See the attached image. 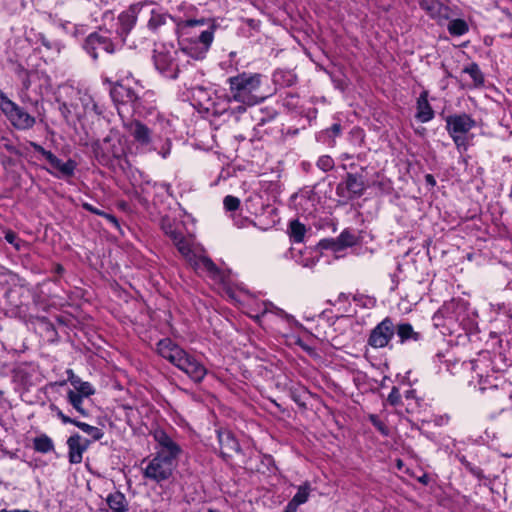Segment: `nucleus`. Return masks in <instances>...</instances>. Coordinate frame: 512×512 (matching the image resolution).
Wrapping results in <instances>:
<instances>
[{
	"instance_id": "obj_1",
	"label": "nucleus",
	"mask_w": 512,
	"mask_h": 512,
	"mask_svg": "<svg viewBox=\"0 0 512 512\" xmlns=\"http://www.w3.org/2000/svg\"><path fill=\"white\" fill-rule=\"evenodd\" d=\"M487 350L482 351L476 359L471 360L468 365L470 369L476 373L478 378V390L485 393L486 383L490 388L499 387L501 382L502 390H504L506 381L499 376L502 367L497 362L506 365L507 362L512 364V336L506 333L490 332L489 338L486 340Z\"/></svg>"
},
{
	"instance_id": "obj_2",
	"label": "nucleus",
	"mask_w": 512,
	"mask_h": 512,
	"mask_svg": "<svg viewBox=\"0 0 512 512\" xmlns=\"http://www.w3.org/2000/svg\"><path fill=\"white\" fill-rule=\"evenodd\" d=\"M148 124L151 127L134 119L124 123V127L140 148L156 152L163 159L168 158L172 148L171 136L175 132L172 121L157 113L155 120L148 119Z\"/></svg>"
},
{
	"instance_id": "obj_3",
	"label": "nucleus",
	"mask_w": 512,
	"mask_h": 512,
	"mask_svg": "<svg viewBox=\"0 0 512 512\" xmlns=\"http://www.w3.org/2000/svg\"><path fill=\"white\" fill-rule=\"evenodd\" d=\"M247 304L246 314L254 319L264 329L270 330L282 336L301 324L284 310L276 307L271 302L250 300Z\"/></svg>"
},
{
	"instance_id": "obj_4",
	"label": "nucleus",
	"mask_w": 512,
	"mask_h": 512,
	"mask_svg": "<svg viewBox=\"0 0 512 512\" xmlns=\"http://www.w3.org/2000/svg\"><path fill=\"white\" fill-rule=\"evenodd\" d=\"M439 313L443 317L442 325L451 335L469 337L478 331L477 312L462 299L445 303Z\"/></svg>"
},
{
	"instance_id": "obj_5",
	"label": "nucleus",
	"mask_w": 512,
	"mask_h": 512,
	"mask_svg": "<svg viewBox=\"0 0 512 512\" xmlns=\"http://www.w3.org/2000/svg\"><path fill=\"white\" fill-rule=\"evenodd\" d=\"M158 354L184 372L194 383H201L207 375V368L194 355L189 354L170 338L157 343Z\"/></svg>"
},
{
	"instance_id": "obj_6",
	"label": "nucleus",
	"mask_w": 512,
	"mask_h": 512,
	"mask_svg": "<svg viewBox=\"0 0 512 512\" xmlns=\"http://www.w3.org/2000/svg\"><path fill=\"white\" fill-rule=\"evenodd\" d=\"M264 76L260 73L242 72L227 79L232 100L254 106L264 101L267 94L262 91Z\"/></svg>"
},
{
	"instance_id": "obj_7",
	"label": "nucleus",
	"mask_w": 512,
	"mask_h": 512,
	"mask_svg": "<svg viewBox=\"0 0 512 512\" xmlns=\"http://www.w3.org/2000/svg\"><path fill=\"white\" fill-rule=\"evenodd\" d=\"M172 242L196 273L209 277L216 282L223 281L224 276L221 270L208 256L201 253V248L195 244L192 236H185L182 232Z\"/></svg>"
},
{
	"instance_id": "obj_8",
	"label": "nucleus",
	"mask_w": 512,
	"mask_h": 512,
	"mask_svg": "<svg viewBox=\"0 0 512 512\" xmlns=\"http://www.w3.org/2000/svg\"><path fill=\"white\" fill-rule=\"evenodd\" d=\"M93 153L97 161L109 168L120 167L124 169L126 161L125 143L118 133L110 132L103 139L96 141Z\"/></svg>"
},
{
	"instance_id": "obj_9",
	"label": "nucleus",
	"mask_w": 512,
	"mask_h": 512,
	"mask_svg": "<svg viewBox=\"0 0 512 512\" xmlns=\"http://www.w3.org/2000/svg\"><path fill=\"white\" fill-rule=\"evenodd\" d=\"M153 62L158 73L169 80L177 79L189 64V60L185 59V53L172 45H162L155 49Z\"/></svg>"
},
{
	"instance_id": "obj_10",
	"label": "nucleus",
	"mask_w": 512,
	"mask_h": 512,
	"mask_svg": "<svg viewBox=\"0 0 512 512\" xmlns=\"http://www.w3.org/2000/svg\"><path fill=\"white\" fill-rule=\"evenodd\" d=\"M123 46L122 40L118 39L113 33V28H107L106 26L99 27L96 31L88 34L81 44L84 52L94 62L99 59V51L114 54L121 50Z\"/></svg>"
},
{
	"instance_id": "obj_11",
	"label": "nucleus",
	"mask_w": 512,
	"mask_h": 512,
	"mask_svg": "<svg viewBox=\"0 0 512 512\" xmlns=\"http://www.w3.org/2000/svg\"><path fill=\"white\" fill-rule=\"evenodd\" d=\"M446 130L459 151L468 148L466 134L476 127V121L469 114L460 113L449 115L445 119Z\"/></svg>"
},
{
	"instance_id": "obj_12",
	"label": "nucleus",
	"mask_w": 512,
	"mask_h": 512,
	"mask_svg": "<svg viewBox=\"0 0 512 512\" xmlns=\"http://www.w3.org/2000/svg\"><path fill=\"white\" fill-rule=\"evenodd\" d=\"M176 467V463L165 457L153 455L151 459H143L141 462V470L143 477L151 482L161 484L169 480Z\"/></svg>"
},
{
	"instance_id": "obj_13",
	"label": "nucleus",
	"mask_w": 512,
	"mask_h": 512,
	"mask_svg": "<svg viewBox=\"0 0 512 512\" xmlns=\"http://www.w3.org/2000/svg\"><path fill=\"white\" fill-rule=\"evenodd\" d=\"M233 103H237L232 100V96L221 98L208 95L205 101H200V105L209 113L215 116H221L227 114L229 117H233L235 120H239L240 115H243L247 111V104L238 103L233 106Z\"/></svg>"
},
{
	"instance_id": "obj_14",
	"label": "nucleus",
	"mask_w": 512,
	"mask_h": 512,
	"mask_svg": "<svg viewBox=\"0 0 512 512\" xmlns=\"http://www.w3.org/2000/svg\"><path fill=\"white\" fill-rule=\"evenodd\" d=\"M29 145L34 149L35 152L43 156L49 163L53 169H47L50 174L54 175L56 178H70L74 176L75 170L77 168V163L75 160L69 158L67 161L63 162L55 154L46 150L40 144L30 141Z\"/></svg>"
},
{
	"instance_id": "obj_15",
	"label": "nucleus",
	"mask_w": 512,
	"mask_h": 512,
	"mask_svg": "<svg viewBox=\"0 0 512 512\" xmlns=\"http://www.w3.org/2000/svg\"><path fill=\"white\" fill-rule=\"evenodd\" d=\"M146 7L147 4L144 2L133 3L118 15L113 33L118 39L122 40L123 45H125L127 36L135 27L138 15Z\"/></svg>"
},
{
	"instance_id": "obj_16",
	"label": "nucleus",
	"mask_w": 512,
	"mask_h": 512,
	"mask_svg": "<svg viewBox=\"0 0 512 512\" xmlns=\"http://www.w3.org/2000/svg\"><path fill=\"white\" fill-rule=\"evenodd\" d=\"M152 436L156 442V452L154 454L177 463V459L182 453L181 446L161 428L155 429Z\"/></svg>"
},
{
	"instance_id": "obj_17",
	"label": "nucleus",
	"mask_w": 512,
	"mask_h": 512,
	"mask_svg": "<svg viewBox=\"0 0 512 512\" xmlns=\"http://www.w3.org/2000/svg\"><path fill=\"white\" fill-rule=\"evenodd\" d=\"M179 27L182 29L184 34H190L189 38H185V40H192L197 44H202V34L209 33L214 39V32L216 30V24L214 20L210 19H186L179 23Z\"/></svg>"
},
{
	"instance_id": "obj_18",
	"label": "nucleus",
	"mask_w": 512,
	"mask_h": 512,
	"mask_svg": "<svg viewBox=\"0 0 512 512\" xmlns=\"http://www.w3.org/2000/svg\"><path fill=\"white\" fill-rule=\"evenodd\" d=\"M395 328L393 319L385 317L371 330L368 345L375 349L387 347L395 335Z\"/></svg>"
},
{
	"instance_id": "obj_19",
	"label": "nucleus",
	"mask_w": 512,
	"mask_h": 512,
	"mask_svg": "<svg viewBox=\"0 0 512 512\" xmlns=\"http://www.w3.org/2000/svg\"><path fill=\"white\" fill-rule=\"evenodd\" d=\"M63 92L66 96L76 98L80 102L82 116L91 113L95 115L103 114V106L99 105L90 94L68 85L63 86Z\"/></svg>"
},
{
	"instance_id": "obj_20",
	"label": "nucleus",
	"mask_w": 512,
	"mask_h": 512,
	"mask_svg": "<svg viewBox=\"0 0 512 512\" xmlns=\"http://www.w3.org/2000/svg\"><path fill=\"white\" fill-rule=\"evenodd\" d=\"M131 109L139 117L155 120L156 114L159 113L155 106V93L151 90L138 93Z\"/></svg>"
},
{
	"instance_id": "obj_21",
	"label": "nucleus",
	"mask_w": 512,
	"mask_h": 512,
	"mask_svg": "<svg viewBox=\"0 0 512 512\" xmlns=\"http://www.w3.org/2000/svg\"><path fill=\"white\" fill-rule=\"evenodd\" d=\"M3 113L11 124L19 130H28L35 125V117L30 115L24 108L12 102Z\"/></svg>"
},
{
	"instance_id": "obj_22",
	"label": "nucleus",
	"mask_w": 512,
	"mask_h": 512,
	"mask_svg": "<svg viewBox=\"0 0 512 512\" xmlns=\"http://www.w3.org/2000/svg\"><path fill=\"white\" fill-rule=\"evenodd\" d=\"M201 38L202 44H197L192 40H183L182 47L178 50L185 53L186 60H188V58L194 60H202L206 57L212 45V37L209 33H204L202 34Z\"/></svg>"
},
{
	"instance_id": "obj_23",
	"label": "nucleus",
	"mask_w": 512,
	"mask_h": 512,
	"mask_svg": "<svg viewBox=\"0 0 512 512\" xmlns=\"http://www.w3.org/2000/svg\"><path fill=\"white\" fill-rule=\"evenodd\" d=\"M135 90L122 84H115L110 90V96L117 106L119 115L122 117L126 106H132L137 99Z\"/></svg>"
},
{
	"instance_id": "obj_24",
	"label": "nucleus",
	"mask_w": 512,
	"mask_h": 512,
	"mask_svg": "<svg viewBox=\"0 0 512 512\" xmlns=\"http://www.w3.org/2000/svg\"><path fill=\"white\" fill-rule=\"evenodd\" d=\"M363 190L364 183L361 177L353 173H347L346 180L337 185L336 193L340 197L352 199L362 195Z\"/></svg>"
},
{
	"instance_id": "obj_25",
	"label": "nucleus",
	"mask_w": 512,
	"mask_h": 512,
	"mask_svg": "<svg viewBox=\"0 0 512 512\" xmlns=\"http://www.w3.org/2000/svg\"><path fill=\"white\" fill-rule=\"evenodd\" d=\"M91 441L82 438L78 433L71 435L67 439L68 459L71 464H79L82 462L83 453L89 448Z\"/></svg>"
},
{
	"instance_id": "obj_26",
	"label": "nucleus",
	"mask_w": 512,
	"mask_h": 512,
	"mask_svg": "<svg viewBox=\"0 0 512 512\" xmlns=\"http://www.w3.org/2000/svg\"><path fill=\"white\" fill-rule=\"evenodd\" d=\"M56 102L59 105V111L63 118L68 121L72 116L81 117L82 112L80 109V102L76 98H70L63 92V86L56 97Z\"/></svg>"
},
{
	"instance_id": "obj_27",
	"label": "nucleus",
	"mask_w": 512,
	"mask_h": 512,
	"mask_svg": "<svg viewBox=\"0 0 512 512\" xmlns=\"http://www.w3.org/2000/svg\"><path fill=\"white\" fill-rule=\"evenodd\" d=\"M218 442L220 445V453L223 458H230L232 453L240 452L241 447L233 433L227 429L217 431Z\"/></svg>"
},
{
	"instance_id": "obj_28",
	"label": "nucleus",
	"mask_w": 512,
	"mask_h": 512,
	"mask_svg": "<svg viewBox=\"0 0 512 512\" xmlns=\"http://www.w3.org/2000/svg\"><path fill=\"white\" fill-rule=\"evenodd\" d=\"M358 241L359 236L354 231L345 229L339 234L336 240H323L320 242V245L323 248H330L334 251H338L346 247H352L356 245Z\"/></svg>"
},
{
	"instance_id": "obj_29",
	"label": "nucleus",
	"mask_w": 512,
	"mask_h": 512,
	"mask_svg": "<svg viewBox=\"0 0 512 512\" xmlns=\"http://www.w3.org/2000/svg\"><path fill=\"white\" fill-rule=\"evenodd\" d=\"M296 206L304 215L310 216L317 211L318 197L317 194L311 190H303L295 194Z\"/></svg>"
},
{
	"instance_id": "obj_30",
	"label": "nucleus",
	"mask_w": 512,
	"mask_h": 512,
	"mask_svg": "<svg viewBox=\"0 0 512 512\" xmlns=\"http://www.w3.org/2000/svg\"><path fill=\"white\" fill-rule=\"evenodd\" d=\"M105 503L106 505L100 507L97 512H128L129 510V502L120 491L109 493Z\"/></svg>"
},
{
	"instance_id": "obj_31",
	"label": "nucleus",
	"mask_w": 512,
	"mask_h": 512,
	"mask_svg": "<svg viewBox=\"0 0 512 512\" xmlns=\"http://www.w3.org/2000/svg\"><path fill=\"white\" fill-rule=\"evenodd\" d=\"M14 379L26 387L32 386L40 380L37 367L26 363L19 365L14 370Z\"/></svg>"
},
{
	"instance_id": "obj_32",
	"label": "nucleus",
	"mask_w": 512,
	"mask_h": 512,
	"mask_svg": "<svg viewBox=\"0 0 512 512\" xmlns=\"http://www.w3.org/2000/svg\"><path fill=\"white\" fill-rule=\"evenodd\" d=\"M428 98L429 92L427 90H423L416 101L415 117L421 123H427L435 116V112L430 105Z\"/></svg>"
},
{
	"instance_id": "obj_33",
	"label": "nucleus",
	"mask_w": 512,
	"mask_h": 512,
	"mask_svg": "<svg viewBox=\"0 0 512 512\" xmlns=\"http://www.w3.org/2000/svg\"><path fill=\"white\" fill-rule=\"evenodd\" d=\"M395 334L399 339V343L418 342L422 339L420 332L414 330L413 326L408 322L395 323Z\"/></svg>"
},
{
	"instance_id": "obj_34",
	"label": "nucleus",
	"mask_w": 512,
	"mask_h": 512,
	"mask_svg": "<svg viewBox=\"0 0 512 512\" xmlns=\"http://www.w3.org/2000/svg\"><path fill=\"white\" fill-rule=\"evenodd\" d=\"M149 14L147 27L153 33L159 32L161 27L165 26L169 20H173L172 16L162 8H152Z\"/></svg>"
},
{
	"instance_id": "obj_35",
	"label": "nucleus",
	"mask_w": 512,
	"mask_h": 512,
	"mask_svg": "<svg viewBox=\"0 0 512 512\" xmlns=\"http://www.w3.org/2000/svg\"><path fill=\"white\" fill-rule=\"evenodd\" d=\"M342 127L339 123H334L331 127L319 131L315 135L318 143L333 148L336 145V139L341 135Z\"/></svg>"
},
{
	"instance_id": "obj_36",
	"label": "nucleus",
	"mask_w": 512,
	"mask_h": 512,
	"mask_svg": "<svg viewBox=\"0 0 512 512\" xmlns=\"http://www.w3.org/2000/svg\"><path fill=\"white\" fill-rule=\"evenodd\" d=\"M420 7L426 10L432 18L449 19L450 17V8L438 1L422 0Z\"/></svg>"
},
{
	"instance_id": "obj_37",
	"label": "nucleus",
	"mask_w": 512,
	"mask_h": 512,
	"mask_svg": "<svg viewBox=\"0 0 512 512\" xmlns=\"http://www.w3.org/2000/svg\"><path fill=\"white\" fill-rule=\"evenodd\" d=\"M67 381L73 386V389H69V391H77L81 393L83 396H92L95 393L94 387L91 383L87 381H83L79 376H77L72 369H67Z\"/></svg>"
},
{
	"instance_id": "obj_38",
	"label": "nucleus",
	"mask_w": 512,
	"mask_h": 512,
	"mask_svg": "<svg viewBox=\"0 0 512 512\" xmlns=\"http://www.w3.org/2000/svg\"><path fill=\"white\" fill-rule=\"evenodd\" d=\"M272 81L278 88L293 86L297 81L296 74L290 69H276L272 75Z\"/></svg>"
},
{
	"instance_id": "obj_39",
	"label": "nucleus",
	"mask_w": 512,
	"mask_h": 512,
	"mask_svg": "<svg viewBox=\"0 0 512 512\" xmlns=\"http://www.w3.org/2000/svg\"><path fill=\"white\" fill-rule=\"evenodd\" d=\"M314 251L311 248H305L304 250L296 248L291 249L292 258L303 267L312 268L318 262V259L314 256Z\"/></svg>"
},
{
	"instance_id": "obj_40",
	"label": "nucleus",
	"mask_w": 512,
	"mask_h": 512,
	"mask_svg": "<svg viewBox=\"0 0 512 512\" xmlns=\"http://www.w3.org/2000/svg\"><path fill=\"white\" fill-rule=\"evenodd\" d=\"M462 72L469 75L471 78V83L468 85L469 88H480L484 86L485 77L477 63H469L463 68Z\"/></svg>"
},
{
	"instance_id": "obj_41",
	"label": "nucleus",
	"mask_w": 512,
	"mask_h": 512,
	"mask_svg": "<svg viewBox=\"0 0 512 512\" xmlns=\"http://www.w3.org/2000/svg\"><path fill=\"white\" fill-rule=\"evenodd\" d=\"M89 397L90 396H83L81 393H78L77 391H69L68 390L67 395H66V401L81 416L87 417L89 415V413L84 408L83 403H84V399L89 398Z\"/></svg>"
},
{
	"instance_id": "obj_42",
	"label": "nucleus",
	"mask_w": 512,
	"mask_h": 512,
	"mask_svg": "<svg viewBox=\"0 0 512 512\" xmlns=\"http://www.w3.org/2000/svg\"><path fill=\"white\" fill-rule=\"evenodd\" d=\"M59 27L63 30V32L76 39L84 37L87 32V26L84 24H74L70 21H63L59 24Z\"/></svg>"
},
{
	"instance_id": "obj_43",
	"label": "nucleus",
	"mask_w": 512,
	"mask_h": 512,
	"mask_svg": "<svg viewBox=\"0 0 512 512\" xmlns=\"http://www.w3.org/2000/svg\"><path fill=\"white\" fill-rule=\"evenodd\" d=\"M33 449L38 453L47 454L55 450V445L52 438L43 433L33 439Z\"/></svg>"
},
{
	"instance_id": "obj_44",
	"label": "nucleus",
	"mask_w": 512,
	"mask_h": 512,
	"mask_svg": "<svg viewBox=\"0 0 512 512\" xmlns=\"http://www.w3.org/2000/svg\"><path fill=\"white\" fill-rule=\"evenodd\" d=\"M182 225L180 223L175 222L174 220L164 217L161 220V229L168 236L171 241L177 239V237L183 232Z\"/></svg>"
},
{
	"instance_id": "obj_45",
	"label": "nucleus",
	"mask_w": 512,
	"mask_h": 512,
	"mask_svg": "<svg viewBox=\"0 0 512 512\" xmlns=\"http://www.w3.org/2000/svg\"><path fill=\"white\" fill-rule=\"evenodd\" d=\"M71 424L76 426L77 428H79L81 431H83L88 436H90L91 442L98 441V440L102 439V437L104 436V432L102 429H100L96 426L89 425L85 422L79 421L75 418H74V423H71Z\"/></svg>"
},
{
	"instance_id": "obj_46",
	"label": "nucleus",
	"mask_w": 512,
	"mask_h": 512,
	"mask_svg": "<svg viewBox=\"0 0 512 512\" xmlns=\"http://www.w3.org/2000/svg\"><path fill=\"white\" fill-rule=\"evenodd\" d=\"M81 206H82V208L84 210H86V211H88V212H90L92 214H95V215H98V216H101V217L105 218L114 227H116V228L120 227L118 219L113 214H110V213H107V212H105L103 210H100V209L94 207L92 204H90L88 202H83L81 204Z\"/></svg>"
},
{
	"instance_id": "obj_47",
	"label": "nucleus",
	"mask_w": 512,
	"mask_h": 512,
	"mask_svg": "<svg viewBox=\"0 0 512 512\" xmlns=\"http://www.w3.org/2000/svg\"><path fill=\"white\" fill-rule=\"evenodd\" d=\"M447 30L452 36H462L469 31L468 23L463 19H453L448 23Z\"/></svg>"
},
{
	"instance_id": "obj_48",
	"label": "nucleus",
	"mask_w": 512,
	"mask_h": 512,
	"mask_svg": "<svg viewBox=\"0 0 512 512\" xmlns=\"http://www.w3.org/2000/svg\"><path fill=\"white\" fill-rule=\"evenodd\" d=\"M37 42H39L46 50L59 54L64 48V44L59 40H49L43 33H38Z\"/></svg>"
},
{
	"instance_id": "obj_49",
	"label": "nucleus",
	"mask_w": 512,
	"mask_h": 512,
	"mask_svg": "<svg viewBox=\"0 0 512 512\" xmlns=\"http://www.w3.org/2000/svg\"><path fill=\"white\" fill-rule=\"evenodd\" d=\"M306 232L305 226L298 220H294L289 225L290 238L295 243H301Z\"/></svg>"
},
{
	"instance_id": "obj_50",
	"label": "nucleus",
	"mask_w": 512,
	"mask_h": 512,
	"mask_svg": "<svg viewBox=\"0 0 512 512\" xmlns=\"http://www.w3.org/2000/svg\"><path fill=\"white\" fill-rule=\"evenodd\" d=\"M310 495V485L309 483H304L303 485L298 487V490L296 494L293 496V498L290 500L297 506H300L304 503H306L309 499Z\"/></svg>"
},
{
	"instance_id": "obj_51",
	"label": "nucleus",
	"mask_w": 512,
	"mask_h": 512,
	"mask_svg": "<svg viewBox=\"0 0 512 512\" xmlns=\"http://www.w3.org/2000/svg\"><path fill=\"white\" fill-rule=\"evenodd\" d=\"M334 160L329 155H322L318 158L316 166L323 172L331 171L334 168Z\"/></svg>"
},
{
	"instance_id": "obj_52",
	"label": "nucleus",
	"mask_w": 512,
	"mask_h": 512,
	"mask_svg": "<svg viewBox=\"0 0 512 512\" xmlns=\"http://www.w3.org/2000/svg\"><path fill=\"white\" fill-rule=\"evenodd\" d=\"M368 419L372 423V425L377 429V431H379L383 436L389 435V428L382 420L379 419L377 415L369 414Z\"/></svg>"
},
{
	"instance_id": "obj_53",
	"label": "nucleus",
	"mask_w": 512,
	"mask_h": 512,
	"mask_svg": "<svg viewBox=\"0 0 512 512\" xmlns=\"http://www.w3.org/2000/svg\"><path fill=\"white\" fill-rule=\"evenodd\" d=\"M49 410L54 413L58 419H60V421L63 423V424H71V423H74V418H71L69 417L68 415L64 414L63 411L55 404L51 403L49 405Z\"/></svg>"
},
{
	"instance_id": "obj_54",
	"label": "nucleus",
	"mask_w": 512,
	"mask_h": 512,
	"mask_svg": "<svg viewBox=\"0 0 512 512\" xmlns=\"http://www.w3.org/2000/svg\"><path fill=\"white\" fill-rule=\"evenodd\" d=\"M498 383H499V387H498V389H496V388H490V387H489V384H488V383H486V386L488 387V388L486 389V391H491V392H494V391H495V392H497V393H498V396H499V397H502V398L509 397V398L512 400V388H511V384L506 382V385H509V387H508V386H505L504 390H502L501 382L499 381Z\"/></svg>"
},
{
	"instance_id": "obj_55",
	"label": "nucleus",
	"mask_w": 512,
	"mask_h": 512,
	"mask_svg": "<svg viewBox=\"0 0 512 512\" xmlns=\"http://www.w3.org/2000/svg\"><path fill=\"white\" fill-rule=\"evenodd\" d=\"M353 301L359 305V306H362V307H366V308H370V307H373L375 305V299L372 298V297H369V296H365V295H354L353 296Z\"/></svg>"
},
{
	"instance_id": "obj_56",
	"label": "nucleus",
	"mask_w": 512,
	"mask_h": 512,
	"mask_svg": "<svg viewBox=\"0 0 512 512\" xmlns=\"http://www.w3.org/2000/svg\"><path fill=\"white\" fill-rule=\"evenodd\" d=\"M224 208L227 211H236L240 206V200L232 195H227L223 200Z\"/></svg>"
},
{
	"instance_id": "obj_57",
	"label": "nucleus",
	"mask_w": 512,
	"mask_h": 512,
	"mask_svg": "<svg viewBox=\"0 0 512 512\" xmlns=\"http://www.w3.org/2000/svg\"><path fill=\"white\" fill-rule=\"evenodd\" d=\"M401 394H400V391L398 389V387L396 386H393L388 397H387V402L391 405V406H399L402 401H401Z\"/></svg>"
},
{
	"instance_id": "obj_58",
	"label": "nucleus",
	"mask_w": 512,
	"mask_h": 512,
	"mask_svg": "<svg viewBox=\"0 0 512 512\" xmlns=\"http://www.w3.org/2000/svg\"><path fill=\"white\" fill-rule=\"evenodd\" d=\"M258 114L259 115L254 116L255 120L257 121L256 127H262L266 123L270 122L271 120H273L275 118V113H272V114H269L266 116L263 110H259Z\"/></svg>"
},
{
	"instance_id": "obj_59",
	"label": "nucleus",
	"mask_w": 512,
	"mask_h": 512,
	"mask_svg": "<svg viewBox=\"0 0 512 512\" xmlns=\"http://www.w3.org/2000/svg\"><path fill=\"white\" fill-rule=\"evenodd\" d=\"M4 238L6 242L13 245L17 250H20L21 241L15 232H13L12 230L6 231Z\"/></svg>"
},
{
	"instance_id": "obj_60",
	"label": "nucleus",
	"mask_w": 512,
	"mask_h": 512,
	"mask_svg": "<svg viewBox=\"0 0 512 512\" xmlns=\"http://www.w3.org/2000/svg\"><path fill=\"white\" fill-rule=\"evenodd\" d=\"M13 101L10 100L7 95L0 89V109L2 112L6 109Z\"/></svg>"
},
{
	"instance_id": "obj_61",
	"label": "nucleus",
	"mask_w": 512,
	"mask_h": 512,
	"mask_svg": "<svg viewBox=\"0 0 512 512\" xmlns=\"http://www.w3.org/2000/svg\"><path fill=\"white\" fill-rule=\"evenodd\" d=\"M33 74L32 71H30L29 73H27L24 77H22L20 79L21 83H22V87L24 90H29L30 87H31V75Z\"/></svg>"
},
{
	"instance_id": "obj_62",
	"label": "nucleus",
	"mask_w": 512,
	"mask_h": 512,
	"mask_svg": "<svg viewBox=\"0 0 512 512\" xmlns=\"http://www.w3.org/2000/svg\"><path fill=\"white\" fill-rule=\"evenodd\" d=\"M30 70L26 69L22 64H17L15 68V74L20 80L22 77H24L27 73H29Z\"/></svg>"
},
{
	"instance_id": "obj_63",
	"label": "nucleus",
	"mask_w": 512,
	"mask_h": 512,
	"mask_svg": "<svg viewBox=\"0 0 512 512\" xmlns=\"http://www.w3.org/2000/svg\"><path fill=\"white\" fill-rule=\"evenodd\" d=\"M497 308H498V310H499V311H502V312H503V314H504L505 316H507L508 318H511V317H512V311H511V309H510V308H508V307L506 306V304H505V303L497 304Z\"/></svg>"
},
{
	"instance_id": "obj_64",
	"label": "nucleus",
	"mask_w": 512,
	"mask_h": 512,
	"mask_svg": "<svg viewBox=\"0 0 512 512\" xmlns=\"http://www.w3.org/2000/svg\"><path fill=\"white\" fill-rule=\"evenodd\" d=\"M298 507L299 506L289 501L284 509V512H296Z\"/></svg>"
}]
</instances>
